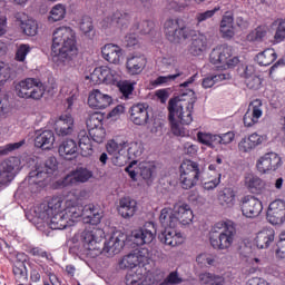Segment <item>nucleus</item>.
I'll return each instance as SVG.
<instances>
[{"instance_id":"obj_24","label":"nucleus","mask_w":285,"mask_h":285,"mask_svg":"<svg viewBox=\"0 0 285 285\" xmlns=\"http://www.w3.org/2000/svg\"><path fill=\"white\" fill-rule=\"evenodd\" d=\"M14 179V158L0 163V190H3Z\"/></svg>"},{"instance_id":"obj_42","label":"nucleus","mask_w":285,"mask_h":285,"mask_svg":"<svg viewBox=\"0 0 285 285\" xmlns=\"http://www.w3.org/2000/svg\"><path fill=\"white\" fill-rule=\"evenodd\" d=\"M228 79H230V73L225 71V72H222V73H216V75H213V76L205 77L203 79L202 86L205 89L213 88V86H215V83H219V81H228Z\"/></svg>"},{"instance_id":"obj_51","label":"nucleus","mask_w":285,"mask_h":285,"mask_svg":"<svg viewBox=\"0 0 285 285\" xmlns=\"http://www.w3.org/2000/svg\"><path fill=\"white\" fill-rule=\"evenodd\" d=\"M197 139L199 144H203V146H207L208 148H215V146H217V135L198 131Z\"/></svg>"},{"instance_id":"obj_25","label":"nucleus","mask_w":285,"mask_h":285,"mask_svg":"<svg viewBox=\"0 0 285 285\" xmlns=\"http://www.w3.org/2000/svg\"><path fill=\"white\" fill-rule=\"evenodd\" d=\"M81 217H83L86 224L97 226V224L101 223V217H104V213L101 212V208L99 206L89 204L82 207Z\"/></svg>"},{"instance_id":"obj_10","label":"nucleus","mask_w":285,"mask_h":285,"mask_svg":"<svg viewBox=\"0 0 285 285\" xmlns=\"http://www.w3.org/2000/svg\"><path fill=\"white\" fill-rule=\"evenodd\" d=\"M209 61L223 70H228V68H235L239 63V58L233 57V47L220 45L212 50Z\"/></svg>"},{"instance_id":"obj_40","label":"nucleus","mask_w":285,"mask_h":285,"mask_svg":"<svg viewBox=\"0 0 285 285\" xmlns=\"http://www.w3.org/2000/svg\"><path fill=\"white\" fill-rule=\"evenodd\" d=\"M275 61H277V52H275V49H265L256 56L258 66H271L272 63H275Z\"/></svg>"},{"instance_id":"obj_9","label":"nucleus","mask_w":285,"mask_h":285,"mask_svg":"<svg viewBox=\"0 0 285 285\" xmlns=\"http://www.w3.org/2000/svg\"><path fill=\"white\" fill-rule=\"evenodd\" d=\"M164 33L170 43H181V41L190 39V36L195 35V31L186 27L179 19H168L164 23Z\"/></svg>"},{"instance_id":"obj_43","label":"nucleus","mask_w":285,"mask_h":285,"mask_svg":"<svg viewBox=\"0 0 285 285\" xmlns=\"http://www.w3.org/2000/svg\"><path fill=\"white\" fill-rule=\"evenodd\" d=\"M140 177L145 179V181H150L155 173H157V166L155 161H142L139 164Z\"/></svg>"},{"instance_id":"obj_34","label":"nucleus","mask_w":285,"mask_h":285,"mask_svg":"<svg viewBox=\"0 0 285 285\" xmlns=\"http://www.w3.org/2000/svg\"><path fill=\"white\" fill-rule=\"evenodd\" d=\"M245 188L254 195H261L266 190V181L256 175L248 174L245 176Z\"/></svg>"},{"instance_id":"obj_32","label":"nucleus","mask_w":285,"mask_h":285,"mask_svg":"<svg viewBox=\"0 0 285 285\" xmlns=\"http://www.w3.org/2000/svg\"><path fill=\"white\" fill-rule=\"evenodd\" d=\"M35 146L42 150H50L55 146V132L52 130L36 131Z\"/></svg>"},{"instance_id":"obj_45","label":"nucleus","mask_w":285,"mask_h":285,"mask_svg":"<svg viewBox=\"0 0 285 285\" xmlns=\"http://www.w3.org/2000/svg\"><path fill=\"white\" fill-rule=\"evenodd\" d=\"M76 184H86V181L92 179V171L86 167H77L71 171Z\"/></svg>"},{"instance_id":"obj_64","label":"nucleus","mask_w":285,"mask_h":285,"mask_svg":"<svg viewBox=\"0 0 285 285\" xmlns=\"http://www.w3.org/2000/svg\"><path fill=\"white\" fill-rule=\"evenodd\" d=\"M238 150L240 153H250V150H255V147L253 146V142L249 140V138L245 137L239 141Z\"/></svg>"},{"instance_id":"obj_21","label":"nucleus","mask_w":285,"mask_h":285,"mask_svg":"<svg viewBox=\"0 0 285 285\" xmlns=\"http://www.w3.org/2000/svg\"><path fill=\"white\" fill-rule=\"evenodd\" d=\"M55 132L58 137H70L75 132V118L65 114L55 122Z\"/></svg>"},{"instance_id":"obj_18","label":"nucleus","mask_w":285,"mask_h":285,"mask_svg":"<svg viewBox=\"0 0 285 285\" xmlns=\"http://www.w3.org/2000/svg\"><path fill=\"white\" fill-rule=\"evenodd\" d=\"M266 217L269 224H273V226H279V224H284L285 202L282 199H276L272 202L268 206Z\"/></svg>"},{"instance_id":"obj_59","label":"nucleus","mask_w":285,"mask_h":285,"mask_svg":"<svg viewBox=\"0 0 285 285\" xmlns=\"http://www.w3.org/2000/svg\"><path fill=\"white\" fill-rule=\"evenodd\" d=\"M59 188H68L69 186H77V180L75 179V175L70 171L62 179L57 181Z\"/></svg>"},{"instance_id":"obj_52","label":"nucleus","mask_w":285,"mask_h":285,"mask_svg":"<svg viewBox=\"0 0 285 285\" xmlns=\"http://www.w3.org/2000/svg\"><path fill=\"white\" fill-rule=\"evenodd\" d=\"M220 10H222V7L217 6L212 10L198 12L196 14L197 24L199 26V23H204V21H208V19H213L215 14H217V12H219Z\"/></svg>"},{"instance_id":"obj_5","label":"nucleus","mask_w":285,"mask_h":285,"mask_svg":"<svg viewBox=\"0 0 285 285\" xmlns=\"http://www.w3.org/2000/svg\"><path fill=\"white\" fill-rule=\"evenodd\" d=\"M107 153L114 155L117 159L118 166L124 164L126 159H137L144 155V145L137 141H121L117 142L115 139L107 142Z\"/></svg>"},{"instance_id":"obj_15","label":"nucleus","mask_w":285,"mask_h":285,"mask_svg":"<svg viewBox=\"0 0 285 285\" xmlns=\"http://www.w3.org/2000/svg\"><path fill=\"white\" fill-rule=\"evenodd\" d=\"M104 239V229L91 228L85 229L80 235V242L85 250H97L101 253V247L99 243Z\"/></svg>"},{"instance_id":"obj_28","label":"nucleus","mask_w":285,"mask_h":285,"mask_svg":"<svg viewBox=\"0 0 285 285\" xmlns=\"http://www.w3.org/2000/svg\"><path fill=\"white\" fill-rule=\"evenodd\" d=\"M87 126L89 129V135L96 144H104V139H106V129L101 126V120L91 116L90 119L87 120Z\"/></svg>"},{"instance_id":"obj_48","label":"nucleus","mask_w":285,"mask_h":285,"mask_svg":"<svg viewBox=\"0 0 285 285\" xmlns=\"http://www.w3.org/2000/svg\"><path fill=\"white\" fill-rule=\"evenodd\" d=\"M266 35H268V26L261 24L247 35L248 41H264Z\"/></svg>"},{"instance_id":"obj_46","label":"nucleus","mask_w":285,"mask_h":285,"mask_svg":"<svg viewBox=\"0 0 285 285\" xmlns=\"http://www.w3.org/2000/svg\"><path fill=\"white\" fill-rule=\"evenodd\" d=\"M273 28H276L274 35V41L282 43L285 40V18H278L272 23Z\"/></svg>"},{"instance_id":"obj_22","label":"nucleus","mask_w":285,"mask_h":285,"mask_svg":"<svg viewBox=\"0 0 285 285\" xmlns=\"http://www.w3.org/2000/svg\"><path fill=\"white\" fill-rule=\"evenodd\" d=\"M112 104V97L110 95L101 92L99 89H94L90 91L88 97V105L90 108H95L96 110H105Z\"/></svg>"},{"instance_id":"obj_36","label":"nucleus","mask_w":285,"mask_h":285,"mask_svg":"<svg viewBox=\"0 0 285 285\" xmlns=\"http://www.w3.org/2000/svg\"><path fill=\"white\" fill-rule=\"evenodd\" d=\"M77 142L73 139H67L62 141V144L58 148L60 157H63V159H67L68 161L77 157Z\"/></svg>"},{"instance_id":"obj_58","label":"nucleus","mask_w":285,"mask_h":285,"mask_svg":"<svg viewBox=\"0 0 285 285\" xmlns=\"http://www.w3.org/2000/svg\"><path fill=\"white\" fill-rule=\"evenodd\" d=\"M245 83L249 90H259L262 88V78L259 76L254 75L252 77H248L245 80Z\"/></svg>"},{"instance_id":"obj_27","label":"nucleus","mask_w":285,"mask_h":285,"mask_svg":"<svg viewBox=\"0 0 285 285\" xmlns=\"http://www.w3.org/2000/svg\"><path fill=\"white\" fill-rule=\"evenodd\" d=\"M147 63H148V59H146V56L144 55H136V56L129 57L126 62L128 75H132V76L141 75Z\"/></svg>"},{"instance_id":"obj_41","label":"nucleus","mask_w":285,"mask_h":285,"mask_svg":"<svg viewBox=\"0 0 285 285\" xmlns=\"http://www.w3.org/2000/svg\"><path fill=\"white\" fill-rule=\"evenodd\" d=\"M208 46V41L206 36L198 35L195 38H193L191 46H190V52L194 55V57H199L204 50H206Z\"/></svg>"},{"instance_id":"obj_14","label":"nucleus","mask_w":285,"mask_h":285,"mask_svg":"<svg viewBox=\"0 0 285 285\" xmlns=\"http://www.w3.org/2000/svg\"><path fill=\"white\" fill-rule=\"evenodd\" d=\"M92 81L96 83H106L107 86H117L121 81V75L108 66H101L91 73Z\"/></svg>"},{"instance_id":"obj_39","label":"nucleus","mask_w":285,"mask_h":285,"mask_svg":"<svg viewBox=\"0 0 285 285\" xmlns=\"http://www.w3.org/2000/svg\"><path fill=\"white\" fill-rule=\"evenodd\" d=\"M146 267H137L136 269H129L125 276L126 285H142L141 281L146 274Z\"/></svg>"},{"instance_id":"obj_29","label":"nucleus","mask_w":285,"mask_h":285,"mask_svg":"<svg viewBox=\"0 0 285 285\" xmlns=\"http://www.w3.org/2000/svg\"><path fill=\"white\" fill-rule=\"evenodd\" d=\"M117 210L124 219H130V217H135V214L137 213V200L130 197H122L119 199Z\"/></svg>"},{"instance_id":"obj_26","label":"nucleus","mask_w":285,"mask_h":285,"mask_svg":"<svg viewBox=\"0 0 285 285\" xmlns=\"http://www.w3.org/2000/svg\"><path fill=\"white\" fill-rule=\"evenodd\" d=\"M174 213L176 215L177 224H181V226H188L193 224L195 215L193 214V209H190V205L176 204L174 206Z\"/></svg>"},{"instance_id":"obj_53","label":"nucleus","mask_w":285,"mask_h":285,"mask_svg":"<svg viewBox=\"0 0 285 285\" xmlns=\"http://www.w3.org/2000/svg\"><path fill=\"white\" fill-rule=\"evenodd\" d=\"M196 262L199 266H215L217 262V256L213 254H199L196 257Z\"/></svg>"},{"instance_id":"obj_57","label":"nucleus","mask_w":285,"mask_h":285,"mask_svg":"<svg viewBox=\"0 0 285 285\" xmlns=\"http://www.w3.org/2000/svg\"><path fill=\"white\" fill-rule=\"evenodd\" d=\"M114 20L116 21V23L118 26H120V28H126V26H128V23H130V14L124 12H119L117 11L115 14H114Z\"/></svg>"},{"instance_id":"obj_50","label":"nucleus","mask_w":285,"mask_h":285,"mask_svg":"<svg viewBox=\"0 0 285 285\" xmlns=\"http://www.w3.org/2000/svg\"><path fill=\"white\" fill-rule=\"evenodd\" d=\"M116 86L122 95V99H130V97H132V92H135V83L130 82V80H120Z\"/></svg>"},{"instance_id":"obj_31","label":"nucleus","mask_w":285,"mask_h":285,"mask_svg":"<svg viewBox=\"0 0 285 285\" xmlns=\"http://www.w3.org/2000/svg\"><path fill=\"white\" fill-rule=\"evenodd\" d=\"M158 237L161 244H165V246H171V248L184 244V237L181 236V233H177L175 227L165 229Z\"/></svg>"},{"instance_id":"obj_13","label":"nucleus","mask_w":285,"mask_h":285,"mask_svg":"<svg viewBox=\"0 0 285 285\" xmlns=\"http://www.w3.org/2000/svg\"><path fill=\"white\" fill-rule=\"evenodd\" d=\"M62 213L71 224H75V219L81 217L83 206L79 205V194L77 191H70L66 200L62 198Z\"/></svg>"},{"instance_id":"obj_4","label":"nucleus","mask_w":285,"mask_h":285,"mask_svg":"<svg viewBox=\"0 0 285 285\" xmlns=\"http://www.w3.org/2000/svg\"><path fill=\"white\" fill-rule=\"evenodd\" d=\"M237 237V227L233 220L216 223L209 232V244L216 250H228Z\"/></svg>"},{"instance_id":"obj_2","label":"nucleus","mask_w":285,"mask_h":285,"mask_svg":"<svg viewBox=\"0 0 285 285\" xmlns=\"http://www.w3.org/2000/svg\"><path fill=\"white\" fill-rule=\"evenodd\" d=\"M79 55L77 33L70 27H59L52 33L51 57L58 66H68Z\"/></svg>"},{"instance_id":"obj_16","label":"nucleus","mask_w":285,"mask_h":285,"mask_svg":"<svg viewBox=\"0 0 285 285\" xmlns=\"http://www.w3.org/2000/svg\"><path fill=\"white\" fill-rule=\"evenodd\" d=\"M132 236L137 246L151 244L155 237H157V225H155L153 222H147L142 227L134 230Z\"/></svg>"},{"instance_id":"obj_6","label":"nucleus","mask_w":285,"mask_h":285,"mask_svg":"<svg viewBox=\"0 0 285 285\" xmlns=\"http://www.w3.org/2000/svg\"><path fill=\"white\" fill-rule=\"evenodd\" d=\"M204 170L199 163L190 159L183 160L179 166V184L184 190H190L199 184Z\"/></svg>"},{"instance_id":"obj_60","label":"nucleus","mask_w":285,"mask_h":285,"mask_svg":"<svg viewBox=\"0 0 285 285\" xmlns=\"http://www.w3.org/2000/svg\"><path fill=\"white\" fill-rule=\"evenodd\" d=\"M184 282L181 277H179V273L177 271L171 272L168 274V276L165 278L163 285H179Z\"/></svg>"},{"instance_id":"obj_17","label":"nucleus","mask_w":285,"mask_h":285,"mask_svg":"<svg viewBox=\"0 0 285 285\" xmlns=\"http://www.w3.org/2000/svg\"><path fill=\"white\" fill-rule=\"evenodd\" d=\"M264 115V104L261 99H255L249 102L247 111L243 117V124L246 128H253L255 124L259 122Z\"/></svg>"},{"instance_id":"obj_44","label":"nucleus","mask_w":285,"mask_h":285,"mask_svg":"<svg viewBox=\"0 0 285 285\" xmlns=\"http://www.w3.org/2000/svg\"><path fill=\"white\" fill-rule=\"evenodd\" d=\"M63 19H66V7L61 3L55 4L49 12V23H57V21H63Z\"/></svg>"},{"instance_id":"obj_33","label":"nucleus","mask_w":285,"mask_h":285,"mask_svg":"<svg viewBox=\"0 0 285 285\" xmlns=\"http://www.w3.org/2000/svg\"><path fill=\"white\" fill-rule=\"evenodd\" d=\"M17 23L22 32L27 37H36L39 32V24L37 20L28 18V16H22L17 18Z\"/></svg>"},{"instance_id":"obj_30","label":"nucleus","mask_w":285,"mask_h":285,"mask_svg":"<svg viewBox=\"0 0 285 285\" xmlns=\"http://www.w3.org/2000/svg\"><path fill=\"white\" fill-rule=\"evenodd\" d=\"M275 242V229L271 227L263 228L261 232L256 234L254 239V244L259 249H265L271 246Z\"/></svg>"},{"instance_id":"obj_61","label":"nucleus","mask_w":285,"mask_h":285,"mask_svg":"<svg viewBox=\"0 0 285 285\" xmlns=\"http://www.w3.org/2000/svg\"><path fill=\"white\" fill-rule=\"evenodd\" d=\"M154 28L155 23L153 21L145 20L138 24L136 29L138 30L139 35H150Z\"/></svg>"},{"instance_id":"obj_55","label":"nucleus","mask_w":285,"mask_h":285,"mask_svg":"<svg viewBox=\"0 0 285 285\" xmlns=\"http://www.w3.org/2000/svg\"><path fill=\"white\" fill-rule=\"evenodd\" d=\"M12 77V68L3 61H0V83H6Z\"/></svg>"},{"instance_id":"obj_23","label":"nucleus","mask_w":285,"mask_h":285,"mask_svg":"<svg viewBox=\"0 0 285 285\" xmlns=\"http://www.w3.org/2000/svg\"><path fill=\"white\" fill-rule=\"evenodd\" d=\"M102 59L108 61V63H114L119 66L121 63V58L124 57V49L119 45L107 43L101 48Z\"/></svg>"},{"instance_id":"obj_47","label":"nucleus","mask_w":285,"mask_h":285,"mask_svg":"<svg viewBox=\"0 0 285 285\" xmlns=\"http://www.w3.org/2000/svg\"><path fill=\"white\" fill-rule=\"evenodd\" d=\"M199 279L204 285H225L226 284V279L224 278V276H217L212 273L200 274Z\"/></svg>"},{"instance_id":"obj_12","label":"nucleus","mask_w":285,"mask_h":285,"mask_svg":"<svg viewBox=\"0 0 285 285\" xmlns=\"http://www.w3.org/2000/svg\"><path fill=\"white\" fill-rule=\"evenodd\" d=\"M282 166H284V159L277 153H267L256 161V168L261 175L277 173Z\"/></svg>"},{"instance_id":"obj_38","label":"nucleus","mask_w":285,"mask_h":285,"mask_svg":"<svg viewBox=\"0 0 285 285\" xmlns=\"http://www.w3.org/2000/svg\"><path fill=\"white\" fill-rule=\"evenodd\" d=\"M237 199V194L230 187H226L218 194V202L220 206H226L227 208H233L235 206V202Z\"/></svg>"},{"instance_id":"obj_1","label":"nucleus","mask_w":285,"mask_h":285,"mask_svg":"<svg viewBox=\"0 0 285 285\" xmlns=\"http://www.w3.org/2000/svg\"><path fill=\"white\" fill-rule=\"evenodd\" d=\"M195 104H197V97L195 91L189 90L188 94L174 97L168 101V119L171 126V132L176 137H184L183 126H190L193 124V110H195ZM178 118L180 124L177 121Z\"/></svg>"},{"instance_id":"obj_19","label":"nucleus","mask_w":285,"mask_h":285,"mask_svg":"<svg viewBox=\"0 0 285 285\" xmlns=\"http://www.w3.org/2000/svg\"><path fill=\"white\" fill-rule=\"evenodd\" d=\"M240 209L244 217L253 219L259 217L264 210V205L255 196H245L242 199Z\"/></svg>"},{"instance_id":"obj_11","label":"nucleus","mask_w":285,"mask_h":285,"mask_svg":"<svg viewBox=\"0 0 285 285\" xmlns=\"http://www.w3.org/2000/svg\"><path fill=\"white\" fill-rule=\"evenodd\" d=\"M150 264V253L146 248H141L134 254L125 255L118 263L121 271H137V268H146Z\"/></svg>"},{"instance_id":"obj_35","label":"nucleus","mask_w":285,"mask_h":285,"mask_svg":"<svg viewBox=\"0 0 285 285\" xmlns=\"http://www.w3.org/2000/svg\"><path fill=\"white\" fill-rule=\"evenodd\" d=\"M121 237H124L121 234L118 236L117 234L111 235L108 242L105 243L102 250H105V253H112V255H119V253L124 250V246H126Z\"/></svg>"},{"instance_id":"obj_20","label":"nucleus","mask_w":285,"mask_h":285,"mask_svg":"<svg viewBox=\"0 0 285 285\" xmlns=\"http://www.w3.org/2000/svg\"><path fill=\"white\" fill-rule=\"evenodd\" d=\"M148 108V104H136L131 106L129 109L130 121L135 124V126H146V124L150 121Z\"/></svg>"},{"instance_id":"obj_54","label":"nucleus","mask_w":285,"mask_h":285,"mask_svg":"<svg viewBox=\"0 0 285 285\" xmlns=\"http://www.w3.org/2000/svg\"><path fill=\"white\" fill-rule=\"evenodd\" d=\"M80 30L83 32V35H86V37H90V32L95 30L92 18L85 16L80 22Z\"/></svg>"},{"instance_id":"obj_56","label":"nucleus","mask_w":285,"mask_h":285,"mask_svg":"<svg viewBox=\"0 0 285 285\" xmlns=\"http://www.w3.org/2000/svg\"><path fill=\"white\" fill-rule=\"evenodd\" d=\"M30 52V45L22 43L16 51V61L23 62Z\"/></svg>"},{"instance_id":"obj_3","label":"nucleus","mask_w":285,"mask_h":285,"mask_svg":"<svg viewBox=\"0 0 285 285\" xmlns=\"http://www.w3.org/2000/svg\"><path fill=\"white\" fill-rule=\"evenodd\" d=\"M38 219L47 222L52 230H66L72 223L63 213V197L53 196L48 203H41L35 208Z\"/></svg>"},{"instance_id":"obj_49","label":"nucleus","mask_w":285,"mask_h":285,"mask_svg":"<svg viewBox=\"0 0 285 285\" xmlns=\"http://www.w3.org/2000/svg\"><path fill=\"white\" fill-rule=\"evenodd\" d=\"M12 274L16 282H28V267L26 265L13 263Z\"/></svg>"},{"instance_id":"obj_7","label":"nucleus","mask_w":285,"mask_h":285,"mask_svg":"<svg viewBox=\"0 0 285 285\" xmlns=\"http://www.w3.org/2000/svg\"><path fill=\"white\" fill-rule=\"evenodd\" d=\"M58 168L57 158L49 157L43 164L37 163L35 169H32L28 175L29 186H38L43 188L46 186V180L50 175H53Z\"/></svg>"},{"instance_id":"obj_37","label":"nucleus","mask_w":285,"mask_h":285,"mask_svg":"<svg viewBox=\"0 0 285 285\" xmlns=\"http://www.w3.org/2000/svg\"><path fill=\"white\" fill-rule=\"evenodd\" d=\"M159 222L163 226V228L169 229V228H177V216L175 214V209L165 207L160 212Z\"/></svg>"},{"instance_id":"obj_62","label":"nucleus","mask_w":285,"mask_h":285,"mask_svg":"<svg viewBox=\"0 0 285 285\" xmlns=\"http://www.w3.org/2000/svg\"><path fill=\"white\" fill-rule=\"evenodd\" d=\"M177 77H181V72H177L175 75L168 76H159L155 81V86H164L165 83H170V81H175Z\"/></svg>"},{"instance_id":"obj_8","label":"nucleus","mask_w":285,"mask_h":285,"mask_svg":"<svg viewBox=\"0 0 285 285\" xmlns=\"http://www.w3.org/2000/svg\"><path fill=\"white\" fill-rule=\"evenodd\" d=\"M16 95L20 99H33L39 101L46 95V86L37 78H26L16 85Z\"/></svg>"},{"instance_id":"obj_63","label":"nucleus","mask_w":285,"mask_h":285,"mask_svg":"<svg viewBox=\"0 0 285 285\" xmlns=\"http://www.w3.org/2000/svg\"><path fill=\"white\" fill-rule=\"evenodd\" d=\"M79 148L80 150H87V153L82 154L85 157L92 155V145H90V138L88 136L79 139Z\"/></svg>"}]
</instances>
